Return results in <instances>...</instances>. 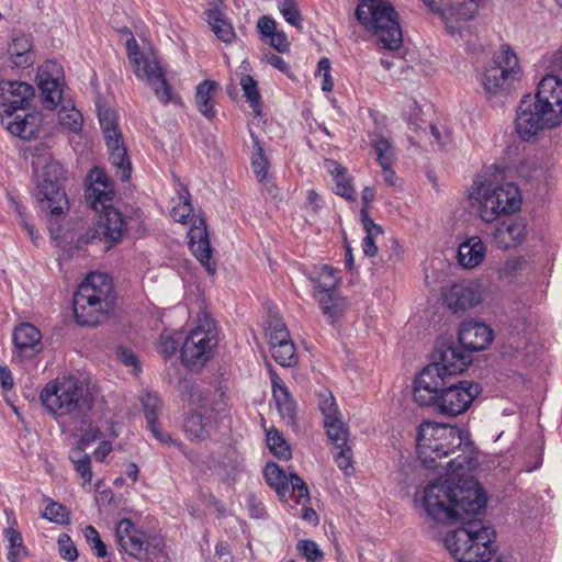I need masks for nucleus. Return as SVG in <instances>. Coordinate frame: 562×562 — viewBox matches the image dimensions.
<instances>
[{"instance_id":"1","label":"nucleus","mask_w":562,"mask_h":562,"mask_svg":"<svg viewBox=\"0 0 562 562\" xmlns=\"http://www.w3.org/2000/svg\"><path fill=\"white\" fill-rule=\"evenodd\" d=\"M417 456L427 469H437V462L456 454L447 463L445 479L427 484L424 507L435 520L453 517L460 510L476 512L487 503L479 481L471 475L477 467V456L469 432L456 426L424 422L416 437Z\"/></svg>"},{"instance_id":"2","label":"nucleus","mask_w":562,"mask_h":562,"mask_svg":"<svg viewBox=\"0 0 562 562\" xmlns=\"http://www.w3.org/2000/svg\"><path fill=\"white\" fill-rule=\"evenodd\" d=\"M450 380L439 375L436 367L424 368L414 382V401L420 406H432L437 413L448 417L463 414L481 387L471 381Z\"/></svg>"},{"instance_id":"3","label":"nucleus","mask_w":562,"mask_h":562,"mask_svg":"<svg viewBox=\"0 0 562 562\" xmlns=\"http://www.w3.org/2000/svg\"><path fill=\"white\" fill-rule=\"evenodd\" d=\"M485 507L476 512L460 510L453 517L440 520L461 522V527L446 538L447 549L457 561L488 562L496 553L495 530L487 522L474 518Z\"/></svg>"},{"instance_id":"4","label":"nucleus","mask_w":562,"mask_h":562,"mask_svg":"<svg viewBox=\"0 0 562 562\" xmlns=\"http://www.w3.org/2000/svg\"><path fill=\"white\" fill-rule=\"evenodd\" d=\"M40 400L57 422H69L80 428L88 424L93 407L92 395L83 382L72 375L56 378L46 383Z\"/></svg>"},{"instance_id":"5","label":"nucleus","mask_w":562,"mask_h":562,"mask_svg":"<svg viewBox=\"0 0 562 562\" xmlns=\"http://www.w3.org/2000/svg\"><path fill=\"white\" fill-rule=\"evenodd\" d=\"M178 391L183 401L196 408L191 412L183 422V431L191 441H203L211 437L216 428L214 414L225 411L223 394L218 401L210 400L209 392L194 382L179 381Z\"/></svg>"},{"instance_id":"6","label":"nucleus","mask_w":562,"mask_h":562,"mask_svg":"<svg viewBox=\"0 0 562 562\" xmlns=\"http://www.w3.org/2000/svg\"><path fill=\"white\" fill-rule=\"evenodd\" d=\"M356 16L366 30L373 33L383 48L394 50L402 45V29L391 3L362 0L356 9Z\"/></svg>"},{"instance_id":"7","label":"nucleus","mask_w":562,"mask_h":562,"mask_svg":"<svg viewBox=\"0 0 562 562\" xmlns=\"http://www.w3.org/2000/svg\"><path fill=\"white\" fill-rule=\"evenodd\" d=\"M115 540L121 552L138 562L167 561L162 537L144 532L130 518H123L116 524Z\"/></svg>"},{"instance_id":"8","label":"nucleus","mask_w":562,"mask_h":562,"mask_svg":"<svg viewBox=\"0 0 562 562\" xmlns=\"http://www.w3.org/2000/svg\"><path fill=\"white\" fill-rule=\"evenodd\" d=\"M519 77L517 55L508 45H502L484 67L482 85L490 99L502 98L515 90Z\"/></svg>"},{"instance_id":"9","label":"nucleus","mask_w":562,"mask_h":562,"mask_svg":"<svg viewBox=\"0 0 562 562\" xmlns=\"http://www.w3.org/2000/svg\"><path fill=\"white\" fill-rule=\"evenodd\" d=\"M471 195L477 202L479 216L486 223L518 212L522 204L520 190L513 182L493 188L477 187Z\"/></svg>"},{"instance_id":"10","label":"nucleus","mask_w":562,"mask_h":562,"mask_svg":"<svg viewBox=\"0 0 562 562\" xmlns=\"http://www.w3.org/2000/svg\"><path fill=\"white\" fill-rule=\"evenodd\" d=\"M65 171L57 161L47 162L36 175L35 199L40 207L60 216L68 210V199L64 188Z\"/></svg>"},{"instance_id":"11","label":"nucleus","mask_w":562,"mask_h":562,"mask_svg":"<svg viewBox=\"0 0 562 562\" xmlns=\"http://www.w3.org/2000/svg\"><path fill=\"white\" fill-rule=\"evenodd\" d=\"M100 126L109 151V160L121 181H127L132 173V164L117 124L116 112L110 108H98Z\"/></svg>"},{"instance_id":"12","label":"nucleus","mask_w":562,"mask_h":562,"mask_svg":"<svg viewBox=\"0 0 562 562\" xmlns=\"http://www.w3.org/2000/svg\"><path fill=\"white\" fill-rule=\"evenodd\" d=\"M126 50L135 75L146 80L153 88L157 99L167 104L175 100L172 89L166 79V74L156 58L144 57L136 40L132 36L126 41Z\"/></svg>"},{"instance_id":"13","label":"nucleus","mask_w":562,"mask_h":562,"mask_svg":"<svg viewBox=\"0 0 562 562\" xmlns=\"http://www.w3.org/2000/svg\"><path fill=\"white\" fill-rule=\"evenodd\" d=\"M562 120L555 114L542 109L533 101L532 95H525L517 108L515 127L517 135L525 142L535 140L544 130L559 126Z\"/></svg>"},{"instance_id":"14","label":"nucleus","mask_w":562,"mask_h":562,"mask_svg":"<svg viewBox=\"0 0 562 562\" xmlns=\"http://www.w3.org/2000/svg\"><path fill=\"white\" fill-rule=\"evenodd\" d=\"M431 359V363L426 368L436 367L439 375L451 379L468 368L472 357L460 345L445 339L436 344Z\"/></svg>"},{"instance_id":"15","label":"nucleus","mask_w":562,"mask_h":562,"mask_svg":"<svg viewBox=\"0 0 562 562\" xmlns=\"http://www.w3.org/2000/svg\"><path fill=\"white\" fill-rule=\"evenodd\" d=\"M216 345L215 335L201 326L192 329L181 347V360L191 370L202 368Z\"/></svg>"},{"instance_id":"16","label":"nucleus","mask_w":562,"mask_h":562,"mask_svg":"<svg viewBox=\"0 0 562 562\" xmlns=\"http://www.w3.org/2000/svg\"><path fill=\"white\" fill-rule=\"evenodd\" d=\"M263 475L268 485L274 488L282 501L286 502L291 494L297 498V503L310 499L306 483L295 473L288 477L277 463L268 462L263 469Z\"/></svg>"},{"instance_id":"17","label":"nucleus","mask_w":562,"mask_h":562,"mask_svg":"<svg viewBox=\"0 0 562 562\" xmlns=\"http://www.w3.org/2000/svg\"><path fill=\"white\" fill-rule=\"evenodd\" d=\"M37 86L45 109L54 110L59 104L64 86V69L55 60H46L37 70Z\"/></svg>"},{"instance_id":"18","label":"nucleus","mask_w":562,"mask_h":562,"mask_svg":"<svg viewBox=\"0 0 562 562\" xmlns=\"http://www.w3.org/2000/svg\"><path fill=\"white\" fill-rule=\"evenodd\" d=\"M328 438L334 445L333 456L338 468L348 475L352 469V449L349 445V427L341 415L324 420Z\"/></svg>"},{"instance_id":"19","label":"nucleus","mask_w":562,"mask_h":562,"mask_svg":"<svg viewBox=\"0 0 562 562\" xmlns=\"http://www.w3.org/2000/svg\"><path fill=\"white\" fill-rule=\"evenodd\" d=\"M189 246L194 257L205 268L210 274L216 271V263L212 260V247L209 240L206 223L203 218H196L190 227Z\"/></svg>"},{"instance_id":"20","label":"nucleus","mask_w":562,"mask_h":562,"mask_svg":"<svg viewBox=\"0 0 562 562\" xmlns=\"http://www.w3.org/2000/svg\"><path fill=\"white\" fill-rule=\"evenodd\" d=\"M445 301L454 313L464 312L481 303L480 285L475 282L454 283L446 292Z\"/></svg>"},{"instance_id":"21","label":"nucleus","mask_w":562,"mask_h":562,"mask_svg":"<svg viewBox=\"0 0 562 562\" xmlns=\"http://www.w3.org/2000/svg\"><path fill=\"white\" fill-rule=\"evenodd\" d=\"M532 99L542 109H547L562 120V80L560 78L553 75L543 77Z\"/></svg>"},{"instance_id":"22","label":"nucleus","mask_w":562,"mask_h":562,"mask_svg":"<svg viewBox=\"0 0 562 562\" xmlns=\"http://www.w3.org/2000/svg\"><path fill=\"white\" fill-rule=\"evenodd\" d=\"M112 308L104 307L101 303L92 300V294L87 290H78L74 296V313L76 322L81 326H94L101 317Z\"/></svg>"},{"instance_id":"23","label":"nucleus","mask_w":562,"mask_h":562,"mask_svg":"<svg viewBox=\"0 0 562 562\" xmlns=\"http://www.w3.org/2000/svg\"><path fill=\"white\" fill-rule=\"evenodd\" d=\"M459 345L468 351L484 350L493 340L492 329L484 323H463L458 334Z\"/></svg>"},{"instance_id":"24","label":"nucleus","mask_w":562,"mask_h":562,"mask_svg":"<svg viewBox=\"0 0 562 562\" xmlns=\"http://www.w3.org/2000/svg\"><path fill=\"white\" fill-rule=\"evenodd\" d=\"M14 355L33 358L43 349L42 334L34 325L22 323L13 331Z\"/></svg>"},{"instance_id":"25","label":"nucleus","mask_w":562,"mask_h":562,"mask_svg":"<svg viewBox=\"0 0 562 562\" xmlns=\"http://www.w3.org/2000/svg\"><path fill=\"white\" fill-rule=\"evenodd\" d=\"M526 237L527 225L522 218L503 221L492 233L495 245L504 250L521 245Z\"/></svg>"},{"instance_id":"26","label":"nucleus","mask_w":562,"mask_h":562,"mask_svg":"<svg viewBox=\"0 0 562 562\" xmlns=\"http://www.w3.org/2000/svg\"><path fill=\"white\" fill-rule=\"evenodd\" d=\"M8 86V102L0 105L1 123H4V115L12 117L18 110H25L35 95L33 86L22 81L3 82Z\"/></svg>"},{"instance_id":"27","label":"nucleus","mask_w":562,"mask_h":562,"mask_svg":"<svg viewBox=\"0 0 562 562\" xmlns=\"http://www.w3.org/2000/svg\"><path fill=\"white\" fill-rule=\"evenodd\" d=\"M91 187L86 190V200L92 210L104 207L108 202H113L115 192L110 184L106 173L100 168H93L90 172Z\"/></svg>"},{"instance_id":"28","label":"nucleus","mask_w":562,"mask_h":562,"mask_svg":"<svg viewBox=\"0 0 562 562\" xmlns=\"http://www.w3.org/2000/svg\"><path fill=\"white\" fill-rule=\"evenodd\" d=\"M78 290H87L88 293L92 294L93 301L101 303L104 307H113L115 296L112 280L109 276L92 272L88 274Z\"/></svg>"},{"instance_id":"29","label":"nucleus","mask_w":562,"mask_h":562,"mask_svg":"<svg viewBox=\"0 0 562 562\" xmlns=\"http://www.w3.org/2000/svg\"><path fill=\"white\" fill-rule=\"evenodd\" d=\"M94 211L103 212V220L99 225L103 238L111 244L120 241L126 231V223L122 213L113 207L112 202H108V205Z\"/></svg>"},{"instance_id":"30","label":"nucleus","mask_w":562,"mask_h":562,"mask_svg":"<svg viewBox=\"0 0 562 562\" xmlns=\"http://www.w3.org/2000/svg\"><path fill=\"white\" fill-rule=\"evenodd\" d=\"M425 5L432 12L439 13L443 18L458 15L463 20L473 18L476 11V4L471 1L469 3L456 7L454 0H423Z\"/></svg>"},{"instance_id":"31","label":"nucleus","mask_w":562,"mask_h":562,"mask_svg":"<svg viewBox=\"0 0 562 562\" xmlns=\"http://www.w3.org/2000/svg\"><path fill=\"white\" fill-rule=\"evenodd\" d=\"M485 257V246L480 237L473 236L461 243L458 249V261L464 268L479 266Z\"/></svg>"},{"instance_id":"32","label":"nucleus","mask_w":562,"mask_h":562,"mask_svg":"<svg viewBox=\"0 0 562 562\" xmlns=\"http://www.w3.org/2000/svg\"><path fill=\"white\" fill-rule=\"evenodd\" d=\"M316 299L331 325L340 319L347 308L346 300L338 294L337 290L318 291Z\"/></svg>"},{"instance_id":"33","label":"nucleus","mask_w":562,"mask_h":562,"mask_svg":"<svg viewBox=\"0 0 562 562\" xmlns=\"http://www.w3.org/2000/svg\"><path fill=\"white\" fill-rule=\"evenodd\" d=\"M11 119L12 117L4 115V123L2 124L12 135L23 139H32L36 136L40 121L37 114L30 113L22 119L16 115L13 120Z\"/></svg>"},{"instance_id":"34","label":"nucleus","mask_w":562,"mask_h":562,"mask_svg":"<svg viewBox=\"0 0 562 562\" xmlns=\"http://www.w3.org/2000/svg\"><path fill=\"white\" fill-rule=\"evenodd\" d=\"M218 89V83L214 80H204L195 88V104L199 112L207 120L215 116L213 95Z\"/></svg>"},{"instance_id":"35","label":"nucleus","mask_w":562,"mask_h":562,"mask_svg":"<svg viewBox=\"0 0 562 562\" xmlns=\"http://www.w3.org/2000/svg\"><path fill=\"white\" fill-rule=\"evenodd\" d=\"M273 398L277 408L288 423H294L295 418V403L290 395L288 387L283 384L282 380L278 376L272 379Z\"/></svg>"},{"instance_id":"36","label":"nucleus","mask_w":562,"mask_h":562,"mask_svg":"<svg viewBox=\"0 0 562 562\" xmlns=\"http://www.w3.org/2000/svg\"><path fill=\"white\" fill-rule=\"evenodd\" d=\"M206 21L218 40L231 44L236 35L232 24L225 19V15L217 9H210L205 12Z\"/></svg>"},{"instance_id":"37","label":"nucleus","mask_w":562,"mask_h":562,"mask_svg":"<svg viewBox=\"0 0 562 562\" xmlns=\"http://www.w3.org/2000/svg\"><path fill=\"white\" fill-rule=\"evenodd\" d=\"M360 216L363 229L366 231V236L362 240V250L366 256L374 257L378 252L375 240L378 237L382 236L383 229L371 220L368 210L361 209Z\"/></svg>"},{"instance_id":"38","label":"nucleus","mask_w":562,"mask_h":562,"mask_svg":"<svg viewBox=\"0 0 562 562\" xmlns=\"http://www.w3.org/2000/svg\"><path fill=\"white\" fill-rule=\"evenodd\" d=\"M311 279L316 283L318 291H335L340 283L339 271L328 265L322 266L317 274Z\"/></svg>"},{"instance_id":"39","label":"nucleus","mask_w":562,"mask_h":562,"mask_svg":"<svg viewBox=\"0 0 562 562\" xmlns=\"http://www.w3.org/2000/svg\"><path fill=\"white\" fill-rule=\"evenodd\" d=\"M266 441L270 451L279 459L289 460L292 457L291 449L282 437L280 431L276 428H270L266 431Z\"/></svg>"},{"instance_id":"40","label":"nucleus","mask_w":562,"mask_h":562,"mask_svg":"<svg viewBox=\"0 0 562 562\" xmlns=\"http://www.w3.org/2000/svg\"><path fill=\"white\" fill-rule=\"evenodd\" d=\"M69 459L74 464L75 471L82 477L83 484L90 483L92 471L89 454L81 448H75L70 451Z\"/></svg>"},{"instance_id":"41","label":"nucleus","mask_w":562,"mask_h":562,"mask_svg":"<svg viewBox=\"0 0 562 562\" xmlns=\"http://www.w3.org/2000/svg\"><path fill=\"white\" fill-rule=\"evenodd\" d=\"M330 165L334 166L330 172L336 183L335 192L347 200H353L356 191L349 182L346 169L334 161H331Z\"/></svg>"},{"instance_id":"42","label":"nucleus","mask_w":562,"mask_h":562,"mask_svg":"<svg viewBox=\"0 0 562 562\" xmlns=\"http://www.w3.org/2000/svg\"><path fill=\"white\" fill-rule=\"evenodd\" d=\"M273 359L282 367H293L297 362L296 349L293 341L271 347Z\"/></svg>"},{"instance_id":"43","label":"nucleus","mask_w":562,"mask_h":562,"mask_svg":"<svg viewBox=\"0 0 562 562\" xmlns=\"http://www.w3.org/2000/svg\"><path fill=\"white\" fill-rule=\"evenodd\" d=\"M373 148L380 167H386L394 164L396 157L395 148L389 139L382 136L379 137L374 140Z\"/></svg>"},{"instance_id":"44","label":"nucleus","mask_w":562,"mask_h":562,"mask_svg":"<svg viewBox=\"0 0 562 562\" xmlns=\"http://www.w3.org/2000/svg\"><path fill=\"white\" fill-rule=\"evenodd\" d=\"M3 535L9 548L8 560L10 562H18L21 554L24 552L21 533L14 528H7Z\"/></svg>"},{"instance_id":"45","label":"nucleus","mask_w":562,"mask_h":562,"mask_svg":"<svg viewBox=\"0 0 562 562\" xmlns=\"http://www.w3.org/2000/svg\"><path fill=\"white\" fill-rule=\"evenodd\" d=\"M240 86L244 91L246 100L249 102L254 112L260 114V93L257 89V82L251 76L245 75L240 79Z\"/></svg>"},{"instance_id":"46","label":"nucleus","mask_w":562,"mask_h":562,"mask_svg":"<svg viewBox=\"0 0 562 562\" xmlns=\"http://www.w3.org/2000/svg\"><path fill=\"white\" fill-rule=\"evenodd\" d=\"M179 200L180 203L173 207L172 216L179 223H186L187 218L192 213L193 209L191 205L190 193L186 186L180 184Z\"/></svg>"},{"instance_id":"47","label":"nucleus","mask_w":562,"mask_h":562,"mask_svg":"<svg viewBox=\"0 0 562 562\" xmlns=\"http://www.w3.org/2000/svg\"><path fill=\"white\" fill-rule=\"evenodd\" d=\"M58 119L60 124L70 132L78 133L82 128V115L75 108L63 106L58 112Z\"/></svg>"},{"instance_id":"48","label":"nucleus","mask_w":562,"mask_h":562,"mask_svg":"<svg viewBox=\"0 0 562 562\" xmlns=\"http://www.w3.org/2000/svg\"><path fill=\"white\" fill-rule=\"evenodd\" d=\"M254 143H255L256 151L252 155V161H251L252 170H254L258 181L262 182L267 177L269 162H268L267 158L265 157L263 149L260 146L259 140L254 138Z\"/></svg>"},{"instance_id":"49","label":"nucleus","mask_w":562,"mask_h":562,"mask_svg":"<svg viewBox=\"0 0 562 562\" xmlns=\"http://www.w3.org/2000/svg\"><path fill=\"white\" fill-rule=\"evenodd\" d=\"M43 516L49 521L58 525L69 524V512L67 507L60 503L50 502L46 506Z\"/></svg>"},{"instance_id":"50","label":"nucleus","mask_w":562,"mask_h":562,"mask_svg":"<svg viewBox=\"0 0 562 562\" xmlns=\"http://www.w3.org/2000/svg\"><path fill=\"white\" fill-rule=\"evenodd\" d=\"M142 405L145 413L147 424L157 422V416L161 409V403L157 394L146 393L142 396Z\"/></svg>"},{"instance_id":"51","label":"nucleus","mask_w":562,"mask_h":562,"mask_svg":"<svg viewBox=\"0 0 562 562\" xmlns=\"http://www.w3.org/2000/svg\"><path fill=\"white\" fill-rule=\"evenodd\" d=\"M83 536L98 558H105L108 555L106 546L93 526H87L83 530Z\"/></svg>"},{"instance_id":"52","label":"nucleus","mask_w":562,"mask_h":562,"mask_svg":"<svg viewBox=\"0 0 562 562\" xmlns=\"http://www.w3.org/2000/svg\"><path fill=\"white\" fill-rule=\"evenodd\" d=\"M297 550L306 559V562H321L324 557L323 551L313 540L299 541Z\"/></svg>"},{"instance_id":"53","label":"nucleus","mask_w":562,"mask_h":562,"mask_svg":"<svg viewBox=\"0 0 562 562\" xmlns=\"http://www.w3.org/2000/svg\"><path fill=\"white\" fill-rule=\"evenodd\" d=\"M280 12L288 23L301 27V13L294 0H284L280 5Z\"/></svg>"},{"instance_id":"54","label":"nucleus","mask_w":562,"mask_h":562,"mask_svg":"<svg viewBox=\"0 0 562 562\" xmlns=\"http://www.w3.org/2000/svg\"><path fill=\"white\" fill-rule=\"evenodd\" d=\"M58 550L64 560L74 562L78 559V551L70 537L67 533H61L58 537Z\"/></svg>"},{"instance_id":"55","label":"nucleus","mask_w":562,"mask_h":562,"mask_svg":"<svg viewBox=\"0 0 562 562\" xmlns=\"http://www.w3.org/2000/svg\"><path fill=\"white\" fill-rule=\"evenodd\" d=\"M330 61L327 57H323L319 61H318V66H317V74L316 76H319L323 78L322 80V90L323 91H326V92H329L333 90V87H334V81H333V78H331V75H330Z\"/></svg>"},{"instance_id":"56","label":"nucleus","mask_w":562,"mask_h":562,"mask_svg":"<svg viewBox=\"0 0 562 562\" xmlns=\"http://www.w3.org/2000/svg\"><path fill=\"white\" fill-rule=\"evenodd\" d=\"M319 408L324 415V420L341 415L337 407L335 397L330 393L323 396L319 402Z\"/></svg>"},{"instance_id":"57","label":"nucleus","mask_w":562,"mask_h":562,"mask_svg":"<svg viewBox=\"0 0 562 562\" xmlns=\"http://www.w3.org/2000/svg\"><path fill=\"white\" fill-rule=\"evenodd\" d=\"M117 358L126 367H132L135 373L140 371V366L136 355L127 348H117Z\"/></svg>"},{"instance_id":"58","label":"nucleus","mask_w":562,"mask_h":562,"mask_svg":"<svg viewBox=\"0 0 562 562\" xmlns=\"http://www.w3.org/2000/svg\"><path fill=\"white\" fill-rule=\"evenodd\" d=\"M8 53L11 57L12 64L16 68H27L33 65V54L32 53H19L14 48H8Z\"/></svg>"},{"instance_id":"59","label":"nucleus","mask_w":562,"mask_h":562,"mask_svg":"<svg viewBox=\"0 0 562 562\" xmlns=\"http://www.w3.org/2000/svg\"><path fill=\"white\" fill-rule=\"evenodd\" d=\"M160 352L166 357L175 355L178 349L179 338H175L171 335L162 334L160 336Z\"/></svg>"},{"instance_id":"60","label":"nucleus","mask_w":562,"mask_h":562,"mask_svg":"<svg viewBox=\"0 0 562 562\" xmlns=\"http://www.w3.org/2000/svg\"><path fill=\"white\" fill-rule=\"evenodd\" d=\"M270 45L279 53H285L289 50V42L286 35L283 32L276 31L269 36Z\"/></svg>"},{"instance_id":"61","label":"nucleus","mask_w":562,"mask_h":562,"mask_svg":"<svg viewBox=\"0 0 562 562\" xmlns=\"http://www.w3.org/2000/svg\"><path fill=\"white\" fill-rule=\"evenodd\" d=\"M8 48H14L19 53H32V41L27 35H20L12 38Z\"/></svg>"},{"instance_id":"62","label":"nucleus","mask_w":562,"mask_h":562,"mask_svg":"<svg viewBox=\"0 0 562 562\" xmlns=\"http://www.w3.org/2000/svg\"><path fill=\"white\" fill-rule=\"evenodd\" d=\"M149 430L151 431L153 436L165 445H177L178 447H181V442H176L169 434L162 432L157 425V422H153V424H147Z\"/></svg>"},{"instance_id":"63","label":"nucleus","mask_w":562,"mask_h":562,"mask_svg":"<svg viewBox=\"0 0 562 562\" xmlns=\"http://www.w3.org/2000/svg\"><path fill=\"white\" fill-rule=\"evenodd\" d=\"M257 27L263 36L269 37L276 32V22L270 16L263 15L258 20Z\"/></svg>"},{"instance_id":"64","label":"nucleus","mask_w":562,"mask_h":562,"mask_svg":"<svg viewBox=\"0 0 562 562\" xmlns=\"http://www.w3.org/2000/svg\"><path fill=\"white\" fill-rule=\"evenodd\" d=\"M526 263L527 262L522 257L509 259L505 262L503 267V272L507 276L515 274L516 272L521 270Z\"/></svg>"}]
</instances>
